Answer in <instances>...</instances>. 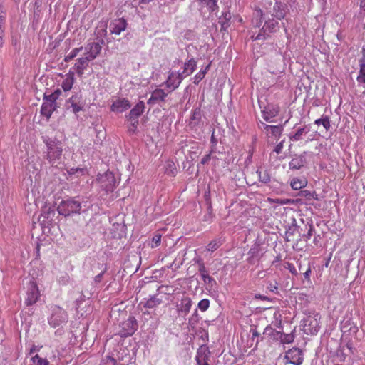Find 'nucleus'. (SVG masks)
I'll return each mask as SVG.
<instances>
[{"label": "nucleus", "instance_id": "f257e3e1", "mask_svg": "<svg viewBox=\"0 0 365 365\" xmlns=\"http://www.w3.org/2000/svg\"><path fill=\"white\" fill-rule=\"evenodd\" d=\"M87 201L80 200L79 197H69L60 202L57 207L59 215L65 217L75 214L86 213L92 207V205H88Z\"/></svg>", "mask_w": 365, "mask_h": 365}, {"label": "nucleus", "instance_id": "f03ea898", "mask_svg": "<svg viewBox=\"0 0 365 365\" xmlns=\"http://www.w3.org/2000/svg\"><path fill=\"white\" fill-rule=\"evenodd\" d=\"M43 143L47 148L46 159L52 166L57 167L61 162L63 148L61 143L50 138H43Z\"/></svg>", "mask_w": 365, "mask_h": 365}, {"label": "nucleus", "instance_id": "7ed1b4c3", "mask_svg": "<svg viewBox=\"0 0 365 365\" xmlns=\"http://www.w3.org/2000/svg\"><path fill=\"white\" fill-rule=\"evenodd\" d=\"M99 187L106 193L112 192L117 185L114 174L110 171H107L103 174H99L96 179Z\"/></svg>", "mask_w": 365, "mask_h": 365}, {"label": "nucleus", "instance_id": "20e7f679", "mask_svg": "<svg viewBox=\"0 0 365 365\" xmlns=\"http://www.w3.org/2000/svg\"><path fill=\"white\" fill-rule=\"evenodd\" d=\"M85 106V101L81 93H75L66 101L65 106L67 110H71L73 113H77L82 110Z\"/></svg>", "mask_w": 365, "mask_h": 365}, {"label": "nucleus", "instance_id": "39448f33", "mask_svg": "<svg viewBox=\"0 0 365 365\" xmlns=\"http://www.w3.org/2000/svg\"><path fill=\"white\" fill-rule=\"evenodd\" d=\"M278 21L272 19H268L265 21L264 26L260 29L259 34L256 36H252L254 40H265L269 35L267 33L275 32L279 29Z\"/></svg>", "mask_w": 365, "mask_h": 365}, {"label": "nucleus", "instance_id": "423d86ee", "mask_svg": "<svg viewBox=\"0 0 365 365\" xmlns=\"http://www.w3.org/2000/svg\"><path fill=\"white\" fill-rule=\"evenodd\" d=\"M68 321V315L66 312L62 308L57 307L54 309L52 315L48 319V323L53 327H56Z\"/></svg>", "mask_w": 365, "mask_h": 365}, {"label": "nucleus", "instance_id": "0eeeda50", "mask_svg": "<svg viewBox=\"0 0 365 365\" xmlns=\"http://www.w3.org/2000/svg\"><path fill=\"white\" fill-rule=\"evenodd\" d=\"M138 329V323L134 317H130L121 324V329L119 334L122 337L132 336Z\"/></svg>", "mask_w": 365, "mask_h": 365}, {"label": "nucleus", "instance_id": "6e6552de", "mask_svg": "<svg viewBox=\"0 0 365 365\" xmlns=\"http://www.w3.org/2000/svg\"><path fill=\"white\" fill-rule=\"evenodd\" d=\"M303 330L306 334L314 335L319 330V322L317 318L308 317L303 321Z\"/></svg>", "mask_w": 365, "mask_h": 365}, {"label": "nucleus", "instance_id": "1a4fd4ad", "mask_svg": "<svg viewBox=\"0 0 365 365\" xmlns=\"http://www.w3.org/2000/svg\"><path fill=\"white\" fill-rule=\"evenodd\" d=\"M40 297V293L36 284L34 282H30L28 285L27 297L26 304L29 306L35 304Z\"/></svg>", "mask_w": 365, "mask_h": 365}, {"label": "nucleus", "instance_id": "9d476101", "mask_svg": "<svg viewBox=\"0 0 365 365\" xmlns=\"http://www.w3.org/2000/svg\"><path fill=\"white\" fill-rule=\"evenodd\" d=\"M185 78L180 73V71L175 73L172 72L165 81L166 86L170 89V91L175 90L181 83Z\"/></svg>", "mask_w": 365, "mask_h": 365}, {"label": "nucleus", "instance_id": "9b49d317", "mask_svg": "<svg viewBox=\"0 0 365 365\" xmlns=\"http://www.w3.org/2000/svg\"><path fill=\"white\" fill-rule=\"evenodd\" d=\"M86 56H87L91 61L94 60L101 53L102 46L98 42L88 43L85 47Z\"/></svg>", "mask_w": 365, "mask_h": 365}, {"label": "nucleus", "instance_id": "f8f14e48", "mask_svg": "<svg viewBox=\"0 0 365 365\" xmlns=\"http://www.w3.org/2000/svg\"><path fill=\"white\" fill-rule=\"evenodd\" d=\"M192 299L187 296H183L179 304H177V311L179 315L187 316L192 307Z\"/></svg>", "mask_w": 365, "mask_h": 365}, {"label": "nucleus", "instance_id": "ddd939ff", "mask_svg": "<svg viewBox=\"0 0 365 365\" xmlns=\"http://www.w3.org/2000/svg\"><path fill=\"white\" fill-rule=\"evenodd\" d=\"M268 331H271L274 339L279 340L282 344H289L294 341V336L292 334H284L267 327L264 330V334Z\"/></svg>", "mask_w": 365, "mask_h": 365}, {"label": "nucleus", "instance_id": "4468645a", "mask_svg": "<svg viewBox=\"0 0 365 365\" xmlns=\"http://www.w3.org/2000/svg\"><path fill=\"white\" fill-rule=\"evenodd\" d=\"M126 27L127 22L123 18L113 20L109 25L110 33L115 35L120 34L122 31L125 30Z\"/></svg>", "mask_w": 365, "mask_h": 365}, {"label": "nucleus", "instance_id": "2eb2a0df", "mask_svg": "<svg viewBox=\"0 0 365 365\" xmlns=\"http://www.w3.org/2000/svg\"><path fill=\"white\" fill-rule=\"evenodd\" d=\"M279 113V107L273 105L268 104L262 110V117L267 122H272V118L277 115Z\"/></svg>", "mask_w": 365, "mask_h": 365}, {"label": "nucleus", "instance_id": "dca6fc26", "mask_svg": "<svg viewBox=\"0 0 365 365\" xmlns=\"http://www.w3.org/2000/svg\"><path fill=\"white\" fill-rule=\"evenodd\" d=\"M167 95L163 89L157 88L152 92L151 96L148 101V104L155 105L164 102Z\"/></svg>", "mask_w": 365, "mask_h": 365}, {"label": "nucleus", "instance_id": "f3484780", "mask_svg": "<svg viewBox=\"0 0 365 365\" xmlns=\"http://www.w3.org/2000/svg\"><path fill=\"white\" fill-rule=\"evenodd\" d=\"M90 61L91 60L87 56L81 57L76 60L73 69L79 77H81L83 75L84 71L88 67Z\"/></svg>", "mask_w": 365, "mask_h": 365}, {"label": "nucleus", "instance_id": "a211bd4d", "mask_svg": "<svg viewBox=\"0 0 365 365\" xmlns=\"http://www.w3.org/2000/svg\"><path fill=\"white\" fill-rule=\"evenodd\" d=\"M287 12V6L285 4L280 1H276L273 7L272 16L278 20L283 19Z\"/></svg>", "mask_w": 365, "mask_h": 365}, {"label": "nucleus", "instance_id": "6ab92c4d", "mask_svg": "<svg viewBox=\"0 0 365 365\" xmlns=\"http://www.w3.org/2000/svg\"><path fill=\"white\" fill-rule=\"evenodd\" d=\"M131 106L128 100L125 98L118 99L111 105V110L115 113H123Z\"/></svg>", "mask_w": 365, "mask_h": 365}, {"label": "nucleus", "instance_id": "aec40b11", "mask_svg": "<svg viewBox=\"0 0 365 365\" xmlns=\"http://www.w3.org/2000/svg\"><path fill=\"white\" fill-rule=\"evenodd\" d=\"M269 129L267 133V136L270 139V143H273L274 141L279 140L283 132V125H272V127H266Z\"/></svg>", "mask_w": 365, "mask_h": 365}, {"label": "nucleus", "instance_id": "412c9836", "mask_svg": "<svg viewBox=\"0 0 365 365\" xmlns=\"http://www.w3.org/2000/svg\"><path fill=\"white\" fill-rule=\"evenodd\" d=\"M145 109V103L143 101H139L135 106L131 109L129 114L127 115L128 120H138L139 116L143 113Z\"/></svg>", "mask_w": 365, "mask_h": 365}, {"label": "nucleus", "instance_id": "4be33fe9", "mask_svg": "<svg viewBox=\"0 0 365 365\" xmlns=\"http://www.w3.org/2000/svg\"><path fill=\"white\" fill-rule=\"evenodd\" d=\"M210 351L206 346H201L197 352V355L195 359L197 361V364H202L210 360Z\"/></svg>", "mask_w": 365, "mask_h": 365}, {"label": "nucleus", "instance_id": "5701e85b", "mask_svg": "<svg viewBox=\"0 0 365 365\" xmlns=\"http://www.w3.org/2000/svg\"><path fill=\"white\" fill-rule=\"evenodd\" d=\"M201 110L200 108H196L192 112V115L190 119L189 126L192 129H196L200 126L201 123Z\"/></svg>", "mask_w": 365, "mask_h": 365}, {"label": "nucleus", "instance_id": "b1692460", "mask_svg": "<svg viewBox=\"0 0 365 365\" xmlns=\"http://www.w3.org/2000/svg\"><path fill=\"white\" fill-rule=\"evenodd\" d=\"M197 62L194 58H191L184 64L183 71L180 72L182 77L186 78L190 76L196 69Z\"/></svg>", "mask_w": 365, "mask_h": 365}, {"label": "nucleus", "instance_id": "393cba45", "mask_svg": "<svg viewBox=\"0 0 365 365\" xmlns=\"http://www.w3.org/2000/svg\"><path fill=\"white\" fill-rule=\"evenodd\" d=\"M55 108L56 105H53L51 103L44 101L41 106V115L46 116L47 118H49Z\"/></svg>", "mask_w": 365, "mask_h": 365}, {"label": "nucleus", "instance_id": "a878e982", "mask_svg": "<svg viewBox=\"0 0 365 365\" xmlns=\"http://www.w3.org/2000/svg\"><path fill=\"white\" fill-rule=\"evenodd\" d=\"M74 83L73 73H68L66 78L63 81L61 87L64 91H70Z\"/></svg>", "mask_w": 365, "mask_h": 365}, {"label": "nucleus", "instance_id": "bb28decb", "mask_svg": "<svg viewBox=\"0 0 365 365\" xmlns=\"http://www.w3.org/2000/svg\"><path fill=\"white\" fill-rule=\"evenodd\" d=\"M162 303V299L158 298L157 295L150 296L144 304V307L147 309H153Z\"/></svg>", "mask_w": 365, "mask_h": 365}, {"label": "nucleus", "instance_id": "cd10ccee", "mask_svg": "<svg viewBox=\"0 0 365 365\" xmlns=\"http://www.w3.org/2000/svg\"><path fill=\"white\" fill-rule=\"evenodd\" d=\"M309 130V128L307 125L303 128H299L294 135H289V139L293 141H299L302 139V135L308 133Z\"/></svg>", "mask_w": 365, "mask_h": 365}, {"label": "nucleus", "instance_id": "c85d7f7f", "mask_svg": "<svg viewBox=\"0 0 365 365\" xmlns=\"http://www.w3.org/2000/svg\"><path fill=\"white\" fill-rule=\"evenodd\" d=\"M304 159L303 156H299L295 158H293L289 163V168L291 170H299L302 167L304 166Z\"/></svg>", "mask_w": 365, "mask_h": 365}, {"label": "nucleus", "instance_id": "c756f323", "mask_svg": "<svg viewBox=\"0 0 365 365\" xmlns=\"http://www.w3.org/2000/svg\"><path fill=\"white\" fill-rule=\"evenodd\" d=\"M96 35L97 38H103L106 37L107 35V24L105 22H101L98 25L97 30L96 31ZM101 43L103 44L104 43L103 40L101 39Z\"/></svg>", "mask_w": 365, "mask_h": 365}, {"label": "nucleus", "instance_id": "7c9ffc66", "mask_svg": "<svg viewBox=\"0 0 365 365\" xmlns=\"http://www.w3.org/2000/svg\"><path fill=\"white\" fill-rule=\"evenodd\" d=\"M31 365H50V361L45 357L36 354L31 357Z\"/></svg>", "mask_w": 365, "mask_h": 365}, {"label": "nucleus", "instance_id": "2f4dec72", "mask_svg": "<svg viewBox=\"0 0 365 365\" xmlns=\"http://www.w3.org/2000/svg\"><path fill=\"white\" fill-rule=\"evenodd\" d=\"M307 184V181L305 179L294 178L291 181V187L294 190H299L304 187Z\"/></svg>", "mask_w": 365, "mask_h": 365}, {"label": "nucleus", "instance_id": "473e14b6", "mask_svg": "<svg viewBox=\"0 0 365 365\" xmlns=\"http://www.w3.org/2000/svg\"><path fill=\"white\" fill-rule=\"evenodd\" d=\"M257 173L261 182L267 184L271 181V175L268 170H257Z\"/></svg>", "mask_w": 365, "mask_h": 365}, {"label": "nucleus", "instance_id": "72a5a7b5", "mask_svg": "<svg viewBox=\"0 0 365 365\" xmlns=\"http://www.w3.org/2000/svg\"><path fill=\"white\" fill-rule=\"evenodd\" d=\"M165 173L169 175H175L177 168L173 161L168 160L165 165Z\"/></svg>", "mask_w": 365, "mask_h": 365}, {"label": "nucleus", "instance_id": "f704fd0d", "mask_svg": "<svg viewBox=\"0 0 365 365\" xmlns=\"http://www.w3.org/2000/svg\"><path fill=\"white\" fill-rule=\"evenodd\" d=\"M314 124L317 125H322L326 130H329L331 128L330 120L327 115H322V118L317 119Z\"/></svg>", "mask_w": 365, "mask_h": 365}, {"label": "nucleus", "instance_id": "c9c22d12", "mask_svg": "<svg viewBox=\"0 0 365 365\" xmlns=\"http://www.w3.org/2000/svg\"><path fill=\"white\" fill-rule=\"evenodd\" d=\"M223 240L220 237L212 240L207 246V250L210 252H214L219 248L223 243Z\"/></svg>", "mask_w": 365, "mask_h": 365}, {"label": "nucleus", "instance_id": "e433bc0d", "mask_svg": "<svg viewBox=\"0 0 365 365\" xmlns=\"http://www.w3.org/2000/svg\"><path fill=\"white\" fill-rule=\"evenodd\" d=\"M289 354L291 355H294V356L297 357L296 359L293 360V361H290V363L294 364V365H301L302 364V361H303V356H302V353L301 351H299V349H295L293 351H291L289 352Z\"/></svg>", "mask_w": 365, "mask_h": 365}, {"label": "nucleus", "instance_id": "4c0bfd02", "mask_svg": "<svg viewBox=\"0 0 365 365\" xmlns=\"http://www.w3.org/2000/svg\"><path fill=\"white\" fill-rule=\"evenodd\" d=\"M210 67L209 63L204 69L200 70L194 77V83L197 85L204 78Z\"/></svg>", "mask_w": 365, "mask_h": 365}, {"label": "nucleus", "instance_id": "58836bf2", "mask_svg": "<svg viewBox=\"0 0 365 365\" xmlns=\"http://www.w3.org/2000/svg\"><path fill=\"white\" fill-rule=\"evenodd\" d=\"M202 5L206 6L209 11H215L217 8L216 0H199Z\"/></svg>", "mask_w": 365, "mask_h": 365}, {"label": "nucleus", "instance_id": "ea45409f", "mask_svg": "<svg viewBox=\"0 0 365 365\" xmlns=\"http://www.w3.org/2000/svg\"><path fill=\"white\" fill-rule=\"evenodd\" d=\"M232 15L230 11L225 12L222 16L220 18V23L222 27L225 29L230 26V20L231 19Z\"/></svg>", "mask_w": 365, "mask_h": 365}, {"label": "nucleus", "instance_id": "a19ab883", "mask_svg": "<svg viewBox=\"0 0 365 365\" xmlns=\"http://www.w3.org/2000/svg\"><path fill=\"white\" fill-rule=\"evenodd\" d=\"M357 81L360 83H365V60L364 58L360 61V71L359 75L357 77Z\"/></svg>", "mask_w": 365, "mask_h": 365}, {"label": "nucleus", "instance_id": "79ce46f5", "mask_svg": "<svg viewBox=\"0 0 365 365\" xmlns=\"http://www.w3.org/2000/svg\"><path fill=\"white\" fill-rule=\"evenodd\" d=\"M248 255L257 258V260H259L261 257L259 246L255 245L252 247L248 252Z\"/></svg>", "mask_w": 365, "mask_h": 365}, {"label": "nucleus", "instance_id": "37998d69", "mask_svg": "<svg viewBox=\"0 0 365 365\" xmlns=\"http://www.w3.org/2000/svg\"><path fill=\"white\" fill-rule=\"evenodd\" d=\"M61 93V91L59 90L55 91L54 93L46 96L44 97L45 102H49L51 103L53 105H56V101L58 98L59 95Z\"/></svg>", "mask_w": 365, "mask_h": 365}, {"label": "nucleus", "instance_id": "c03bdc74", "mask_svg": "<svg viewBox=\"0 0 365 365\" xmlns=\"http://www.w3.org/2000/svg\"><path fill=\"white\" fill-rule=\"evenodd\" d=\"M83 50V47H79V48H73L68 55H67L66 56H65L64 58V61L66 62H69L70 61H71L72 59H73L77 55L78 53L81 51Z\"/></svg>", "mask_w": 365, "mask_h": 365}, {"label": "nucleus", "instance_id": "a18cd8bd", "mask_svg": "<svg viewBox=\"0 0 365 365\" xmlns=\"http://www.w3.org/2000/svg\"><path fill=\"white\" fill-rule=\"evenodd\" d=\"M267 289L273 292V293H277L278 292V282H277L276 279H273V280H269L267 282Z\"/></svg>", "mask_w": 365, "mask_h": 365}, {"label": "nucleus", "instance_id": "49530a36", "mask_svg": "<svg viewBox=\"0 0 365 365\" xmlns=\"http://www.w3.org/2000/svg\"><path fill=\"white\" fill-rule=\"evenodd\" d=\"M210 307V301L207 299H203L198 302L197 307L202 312H205Z\"/></svg>", "mask_w": 365, "mask_h": 365}, {"label": "nucleus", "instance_id": "de8ad7c7", "mask_svg": "<svg viewBox=\"0 0 365 365\" xmlns=\"http://www.w3.org/2000/svg\"><path fill=\"white\" fill-rule=\"evenodd\" d=\"M205 284H206L209 287L212 288L214 284H216V281L211 277L208 274L204 275L201 277Z\"/></svg>", "mask_w": 365, "mask_h": 365}, {"label": "nucleus", "instance_id": "09e8293b", "mask_svg": "<svg viewBox=\"0 0 365 365\" xmlns=\"http://www.w3.org/2000/svg\"><path fill=\"white\" fill-rule=\"evenodd\" d=\"M98 267H100V266L102 267L103 269H102L101 272L94 277V282L96 283H98L101 281L104 273L107 270V267L106 264H101L98 263Z\"/></svg>", "mask_w": 365, "mask_h": 365}, {"label": "nucleus", "instance_id": "8fccbe9b", "mask_svg": "<svg viewBox=\"0 0 365 365\" xmlns=\"http://www.w3.org/2000/svg\"><path fill=\"white\" fill-rule=\"evenodd\" d=\"M5 19V12H4L3 11H0V38H1V34L4 33Z\"/></svg>", "mask_w": 365, "mask_h": 365}, {"label": "nucleus", "instance_id": "3c124183", "mask_svg": "<svg viewBox=\"0 0 365 365\" xmlns=\"http://www.w3.org/2000/svg\"><path fill=\"white\" fill-rule=\"evenodd\" d=\"M161 242V235L155 234L152 238L151 247L155 248L160 245Z\"/></svg>", "mask_w": 365, "mask_h": 365}, {"label": "nucleus", "instance_id": "603ef678", "mask_svg": "<svg viewBox=\"0 0 365 365\" xmlns=\"http://www.w3.org/2000/svg\"><path fill=\"white\" fill-rule=\"evenodd\" d=\"M298 195L305 197L307 200H311L312 197H314L315 195V192H310L309 190H305L300 191Z\"/></svg>", "mask_w": 365, "mask_h": 365}, {"label": "nucleus", "instance_id": "864d4df0", "mask_svg": "<svg viewBox=\"0 0 365 365\" xmlns=\"http://www.w3.org/2000/svg\"><path fill=\"white\" fill-rule=\"evenodd\" d=\"M255 15L256 17H259V20L257 21L255 23V26L259 27L262 23V17H263V13L261 9H257L255 12ZM253 24H255V21H252Z\"/></svg>", "mask_w": 365, "mask_h": 365}, {"label": "nucleus", "instance_id": "5fc2aeb1", "mask_svg": "<svg viewBox=\"0 0 365 365\" xmlns=\"http://www.w3.org/2000/svg\"><path fill=\"white\" fill-rule=\"evenodd\" d=\"M115 364L116 361L115 359L110 356H107L101 361L100 365H115Z\"/></svg>", "mask_w": 365, "mask_h": 365}, {"label": "nucleus", "instance_id": "6e6d98bb", "mask_svg": "<svg viewBox=\"0 0 365 365\" xmlns=\"http://www.w3.org/2000/svg\"><path fill=\"white\" fill-rule=\"evenodd\" d=\"M130 121V125L128 126V131L130 133H135L137 130V127L138 125V120H129Z\"/></svg>", "mask_w": 365, "mask_h": 365}, {"label": "nucleus", "instance_id": "4d7b16f0", "mask_svg": "<svg viewBox=\"0 0 365 365\" xmlns=\"http://www.w3.org/2000/svg\"><path fill=\"white\" fill-rule=\"evenodd\" d=\"M284 267L287 269L292 274H298V272L293 264L287 262L286 264L284 265Z\"/></svg>", "mask_w": 365, "mask_h": 365}, {"label": "nucleus", "instance_id": "13d9d810", "mask_svg": "<svg viewBox=\"0 0 365 365\" xmlns=\"http://www.w3.org/2000/svg\"><path fill=\"white\" fill-rule=\"evenodd\" d=\"M314 227H313L312 225H310L309 226L308 232H307V234H304V235H303V238H304V240L305 241L309 240L312 237V236L313 235V232H314Z\"/></svg>", "mask_w": 365, "mask_h": 365}, {"label": "nucleus", "instance_id": "bf43d9fd", "mask_svg": "<svg viewBox=\"0 0 365 365\" xmlns=\"http://www.w3.org/2000/svg\"><path fill=\"white\" fill-rule=\"evenodd\" d=\"M284 142H285V139H283L282 140H281L277 145L276 147L274 148V151L277 153V154H279L282 153V149L284 148Z\"/></svg>", "mask_w": 365, "mask_h": 365}, {"label": "nucleus", "instance_id": "052dcab7", "mask_svg": "<svg viewBox=\"0 0 365 365\" xmlns=\"http://www.w3.org/2000/svg\"><path fill=\"white\" fill-rule=\"evenodd\" d=\"M198 271L200 272L201 277L207 274V269H206L204 263H202V262L199 264Z\"/></svg>", "mask_w": 365, "mask_h": 365}, {"label": "nucleus", "instance_id": "680f3d73", "mask_svg": "<svg viewBox=\"0 0 365 365\" xmlns=\"http://www.w3.org/2000/svg\"><path fill=\"white\" fill-rule=\"evenodd\" d=\"M84 169L83 168H71L69 171H68V173L69 175H75V174H77L78 175V173H80L81 175L83 174L84 173Z\"/></svg>", "mask_w": 365, "mask_h": 365}, {"label": "nucleus", "instance_id": "e2e57ef3", "mask_svg": "<svg viewBox=\"0 0 365 365\" xmlns=\"http://www.w3.org/2000/svg\"><path fill=\"white\" fill-rule=\"evenodd\" d=\"M158 291L163 292L164 294H170V290H169L168 286H163V285H162V286L158 287Z\"/></svg>", "mask_w": 365, "mask_h": 365}, {"label": "nucleus", "instance_id": "0e129e2a", "mask_svg": "<svg viewBox=\"0 0 365 365\" xmlns=\"http://www.w3.org/2000/svg\"><path fill=\"white\" fill-rule=\"evenodd\" d=\"M210 160V153L203 156L202 158L201 159L200 163L202 165H205L206 163H207L209 162Z\"/></svg>", "mask_w": 365, "mask_h": 365}, {"label": "nucleus", "instance_id": "69168bd1", "mask_svg": "<svg viewBox=\"0 0 365 365\" xmlns=\"http://www.w3.org/2000/svg\"><path fill=\"white\" fill-rule=\"evenodd\" d=\"M39 350H40L39 347H38L35 345H33L32 347L30 349L28 354L32 356L35 352L38 351Z\"/></svg>", "mask_w": 365, "mask_h": 365}, {"label": "nucleus", "instance_id": "338daca9", "mask_svg": "<svg viewBox=\"0 0 365 365\" xmlns=\"http://www.w3.org/2000/svg\"><path fill=\"white\" fill-rule=\"evenodd\" d=\"M310 274H311V269L310 267L308 268V269L303 274L304 277L309 281L310 279Z\"/></svg>", "mask_w": 365, "mask_h": 365}, {"label": "nucleus", "instance_id": "774afa93", "mask_svg": "<svg viewBox=\"0 0 365 365\" xmlns=\"http://www.w3.org/2000/svg\"><path fill=\"white\" fill-rule=\"evenodd\" d=\"M258 261L259 260H257V258L251 257V256H249V257L247 258V262L250 264H254L256 262H258Z\"/></svg>", "mask_w": 365, "mask_h": 365}]
</instances>
